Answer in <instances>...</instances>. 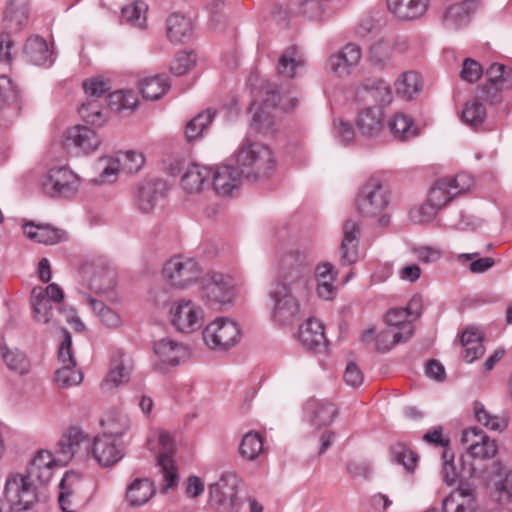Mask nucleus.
Wrapping results in <instances>:
<instances>
[{"mask_svg":"<svg viewBox=\"0 0 512 512\" xmlns=\"http://www.w3.org/2000/svg\"><path fill=\"white\" fill-rule=\"evenodd\" d=\"M274 283L269 291L273 302L272 318L279 325L292 323L311 291L308 256L299 249L282 248L273 263Z\"/></svg>","mask_w":512,"mask_h":512,"instance_id":"1","label":"nucleus"},{"mask_svg":"<svg viewBox=\"0 0 512 512\" xmlns=\"http://www.w3.org/2000/svg\"><path fill=\"white\" fill-rule=\"evenodd\" d=\"M235 160L244 177L255 181L269 178L276 168L272 150L251 137H245L239 144Z\"/></svg>","mask_w":512,"mask_h":512,"instance_id":"2","label":"nucleus"},{"mask_svg":"<svg viewBox=\"0 0 512 512\" xmlns=\"http://www.w3.org/2000/svg\"><path fill=\"white\" fill-rule=\"evenodd\" d=\"M297 99L281 97L278 92L268 93L263 103H253L250 107L251 127L261 133H273L275 129L274 115L270 109L279 106L282 110L293 109L297 105Z\"/></svg>","mask_w":512,"mask_h":512,"instance_id":"3","label":"nucleus"},{"mask_svg":"<svg viewBox=\"0 0 512 512\" xmlns=\"http://www.w3.org/2000/svg\"><path fill=\"white\" fill-rule=\"evenodd\" d=\"M82 274L88 285L98 295L104 296L110 302H117L114 291L116 286V271L103 259L89 261L82 266Z\"/></svg>","mask_w":512,"mask_h":512,"instance_id":"4","label":"nucleus"},{"mask_svg":"<svg viewBox=\"0 0 512 512\" xmlns=\"http://www.w3.org/2000/svg\"><path fill=\"white\" fill-rule=\"evenodd\" d=\"M43 191L55 198H71L81 186V178L67 166L53 167L43 176Z\"/></svg>","mask_w":512,"mask_h":512,"instance_id":"5","label":"nucleus"},{"mask_svg":"<svg viewBox=\"0 0 512 512\" xmlns=\"http://www.w3.org/2000/svg\"><path fill=\"white\" fill-rule=\"evenodd\" d=\"M474 185L473 178L466 173L443 177L431 186L428 199L440 210L446 207L458 195L467 193Z\"/></svg>","mask_w":512,"mask_h":512,"instance_id":"6","label":"nucleus"},{"mask_svg":"<svg viewBox=\"0 0 512 512\" xmlns=\"http://www.w3.org/2000/svg\"><path fill=\"white\" fill-rule=\"evenodd\" d=\"M205 344L214 350H226L237 344L241 338L239 324L228 317H219L203 330Z\"/></svg>","mask_w":512,"mask_h":512,"instance_id":"7","label":"nucleus"},{"mask_svg":"<svg viewBox=\"0 0 512 512\" xmlns=\"http://www.w3.org/2000/svg\"><path fill=\"white\" fill-rule=\"evenodd\" d=\"M202 297L211 306L221 309L229 305L236 297L233 278L220 272H210L202 284Z\"/></svg>","mask_w":512,"mask_h":512,"instance_id":"8","label":"nucleus"},{"mask_svg":"<svg viewBox=\"0 0 512 512\" xmlns=\"http://www.w3.org/2000/svg\"><path fill=\"white\" fill-rule=\"evenodd\" d=\"M388 204V190L381 179L372 177L360 189L357 208L364 217L380 214Z\"/></svg>","mask_w":512,"mask_h":512,"instance_id":"9","label":"nucleus"},{"mask_svg":"<svg viewBox=\"0 0 512 512\" xmlns=\"http://www.w3.org/2000/svg\"><path fill=\"white\" fill-rule=\"evenodd\" d=\"M172 326L181 333H193L204 323V311L201 306L191 300H180L173 303L169 310Z\"/></svg>","mask_w":512,"mask_h":512,"instance_id":"10","label":"nucleus"},{"mask_svg":"<svg viewBox=\"0 0 512 512\" xmlns=\"http://www.w3.org/2000/svg\"><path fill=\"white\" fill-rule=\"evenodd\" d=\"M4 494L10 507H32L38 500L34 481L26 474L15 473L7 477Z\"/></svg>","mask_w":512,"mask_h":512,"instance_id":"11","label":"nucleus"},{"mask_svg":"<svg viewBox=\"0 0 512 512\" xmlns=\"http://www.w3.org/2000/svg\"><path fill=\"white\" fill-rule=\"evenodd\" d=\"M32 316L38 324H49L53 319L52 303L59 306L64 299L62 289L55 283L46 288L35 287L32 289Z\"/></svg>","mask_w":512,"mask_h":512,"instance_id":"12","label":"nucleus"},{"mask_svg":"<svg viewBox=\"0 0 512 512\" xmlns=\"http://www.w3.org/2000/svg\"><path fill=\"white\" fill-rule=\"evenodd\" d=\"M92 440L79 428H70L59 440L57 454L61 465L73 458L84 461L91 455Z\"/></svg>","mask_w":512,"mask_h":512,"instance_id":"13","label":"nucleus"},{"mask_svg":"<svg viewBox=\"0 0 512 512\" xmlns=\"http://www.w3.org/2000/svg\"><path fill=\"white\" fill-rule=\"evenodd\" d=\"M162 273L171 286L184 288L198 279L200 266L193 258L177 255L165 263Z\"/></svg>","mask_w":512,"mask_h":512,"instance_id":"14","label":"nucleus"},{"mask_svg":"<svg viewBox=\"0 0 512 512\" xmlns=\"http://www.w3.org/2000/svg\"><path fill=\"white\" fill-rule=\"evenodd\" d=\"M237 485L238 478L234 473H224L219 481L209 486L211 503L221 512L238 511Z\"/></svg>","mask_w":512,"mask_h":512,"instance_id":"15","label":"nucleus"},{"mask_svg":"<svg viewBox=\"0 0 512 512\" xmlns=\"http://www.w3.org/2000/svg\"><path fill=\"white\" fill-rule=\"evenodd\" d=\"M72 337L64 330V339L59 349V361L62 366L54 373V381L60 388H71L83 381V373L76 369L75 360L71 354Z\"/></svg>","mask_w":512,"mask_h":512,"instance_id":"16","label":"nucleus"},{"mask_svg":"<svg viewBox=\"0 0 512 512\" xmlns=\"http://www.w3.org/2000/svg\"><path fill=\"white\" fill-rule=\"evenodd\" d=\"M153 352L156 357L154 367L163 371L170 367H176L185 362L189 356V349L184 343L170 338H163L153 345Z\"/></svg>","mask_w":512,"mask_h":512,"instance_id":"17","label":"nucleus"},{"mask_svg":"<svg viewBox=\"0 0 512 512\" xmlns=\"http://www.w3.org/2000/svg\"><path fill=\"white\" fill-rule=\"evenodd\" d=\"M86 486L85 478L77 472H66L59 484L58 502L63 512H79L81 494Z\"/></svg>","mask_w":512,"mask_h":512,"instance_id":"18","label":"nucleus"},{"mask_svg":"<svg viewBox=\"0 0 512 512\" xmlns=\"http://www.w3.org/2000/svg\"><path fill=\"white\" fill-rule=\"evenodd\" d=\"M461 443L466 447L467 455L473 459L493 458L498 450L496 441L476 427H469L461 434Z\"/></svg>","mask_w":512,"mask_h":512,"instance_id":"19","label":"nucleus"},{"mask_svg":"<svg viewBox=\"0 0 512 512\" xmlns=\"http://www.w3.org/2000/svg\"><path fill=\"white\" fill-rule=\"evenodd\" d=\"M91 455L100 466L111 467L123 458L124 448L112 434L103 433L92 441Z\"/></svg>","mask_w":512,"mask_h":512,"instance_id":"20","label":"nucleus"},{"mask_svg":"<svg viewBox=\"0 0 512 512\" xmlns=\"http://www.w3.org/2000/svg\"><path fill=\"white\" fill-rule=\"evenodd\" d=\"M362 58L360 46L348 43L336 53L329 56L326 62L327 70L337 77H347L359 64Z\"/></svg>","mask_w":512,"mask_h":512,"instance_id":"21","label":"nucleus"},{"mask_svg":"<svg viewBox=\"0 0 512 512\" xmlns=\"http://www.w3.org/2000/svg\"><path fill=\"white\" fill-rule=\"evenodd\" d=\"M63 144L67 150L89 154L101 145V139L95 130L88 126L76 125L69 128L64 135Z\"/></svg>","mask_w":512,"mask_h":512,"instance_id":"22","label":"nucleus"},{"mask_svg":"<svg viewBox=\"0 0 512 512\" xmlns=\"http://www.w3.org/2000/svg\"><path fill=\"white\" fill-rule=\"evenodd\" d=\"M169 186L166 181L153 179L144 182L136 191L135 203L143 213L151 212L166 197Z\"/></svg>","mask_w":512,"mask_h":512,"instance_id":"23","label":"nucleus"},{"mask_svg":"<svg viewBox=\"0 0 512 512\" xmlns=\"http://www.w3.org/2000/svg\"><path fill=\"white\" fill-rule=\"evenodd\" d=\"M489 482L497 502L508 504L512 501V466L510 464L494 462Z\"/></svg>","mask_w":512,"mask_h":512,"instance_id":"24","label":"nucleus"},{"mask_svg":"<svg viewBox=\"0 0 512 512\" xmlns=\"http://www.w3.org/2000/svg\"><path fill=\"white\" fill-rule=\"evenodd\" d=\"M132 367L129 357L118 351L112 358L107 376L102 380L100 388L104 393H112L116 388L128 383Z\"/></svg>","mask_w":512,"mask_h":512,"instance_id":"25","label":"nucleus"},{"mask_svg":"<svg viewBox=\"0 0 512 512\" xmlns=\"http://www.w3.org/2000/svg\"><path fill=\"white\" fill-rule=\"evenodd\" d=\"M297 340L300 345L309 351H320L327 346L323 323L310 317L303 322L297 331Z\"/></svg>","mask_w":512,"mask_h":512,"instance_id":"26","label":"nucleus"},{"mask_svg":"<svg viewBox=\"0 0 512 512\" xmlns=\"http://www.w3.org/2000/svg\"><path fill=\"white\" fill-rule=\"evenodd\" d=\"M58 465H61L58 455L54 456L47 450H41L30 461L26 475L33 481L46 484L51 480Z\"/></svg>","mask_w":512,"mask_h":512,"instance_id":"27","label":"nucleus"},{"mask_svg":"<svg viewBox=\"0 0 512 512\" xmlns=\"http://www.w3.org/2000/svg\"><path fill=\"white\" fill-rule=\"evenodd\" d=\"M210 180L217 194L230 196L239 187L241 177L235 166L220 165L211 168Z\"/></svg>","mask_w":512,"mask_h":512,"instance_id":"28","label":"nucleus"},{"mask_svg":"<svg viewBox=\"0 0 512 512\" xmlns=\"http://www.w3.org/2000/svg\"><path fill=\"white\" fill-rule=\"evenodd\" d=\"M478 8L475 0H464L447 8L442 15V24L446 29L458 30L469 24Z\"/></svg>","mask_w":512,"mask_h":512,"instance_id":"29","label":"nucleus"},{"mask_svg":"<svg viewBox=\"0 0 512 512\" xmlns=\"http://www.w3.org/2000/svg\"><path fill=\"white\" fill-rule=\"evenodd\" d=\"M159 445L163 451L158 456V466L163 474L167 488L173 487L177 482V471L171 457L175 450V443L172 436L165 431L159 433Z\"/></svg>","mask_w":512,"mask_h":512,"instance_id":"30","label":"nucleus"},{"mask_svg":"<svg viewBox=\"0 0 512 512\" xmlns=\"http://www.w3.org/2000/svg\"><path fill=\"white\" fill-rule=\"evenodd\" d=\"M389 11L400 21H415L423 18L430 0H387Z\"/></svg>","mask_w":512,"mask_h":512,"instance_id":"31","label":"nucleus"},{"mask_svg":"<svg viewBox=\"0 0 512 512\" xmlns=\"http://www.w3.org/2000/svg\"><path fill=\"white\" fill-rule=\"evenodd\" d=\"M384 111L381 105L369 106L361 110L356 120V126L360 135L372 139L383 130Z\"/></svg>","mask_w":512,"mask_h":512,"instance_id":"32","label":"nucleus"},{"mask_svg":"<svg viewBox=\"0 0 512 512\" xmlns=\"http://www.w3.org/2000/svg\"><path fill=\"white\" fill-rule=\"evenodd\" d=\"M476 509V496L468 485L459 486L442 502L443 512H475Z\"/></svg>","mask_w":512,"mask_h":512,"instance_id":"33","label":"nucleus"},{"mask_svg":"<svg viewBox=\"0 0 512 512\" xmlns=\"http://www.w3.org/2000/svg\"><path fill=\"white\" fill-rule=\"evenodd\" d=\"M23 232L27 238L45 245H54L66 239V233L48 224H35L33 222L23 225Z\"/></svg>","mask_w":512,"mask_h":512,"instance_id":"34","label":"nucleus"},{"mask_svg":"<svg viewBox=\"0 0 512 512\" xmlns=\"http://www.w3.org/2000/svg\"><path fill=\"white\" fill-rule=\"evenodd\" d=\"M153 483L147 478L133 480L126 489V501L132 508L145 505L155 494Z\"/></svg>","mask_w":512,"mask_h":512,"instance_id":"35","label":"nucleus"},{"mask_svg":"<svg viewBox=\"0 0 512 512\" xmlns=\"http://www.w3.org/2000/svg\"><path fill=\"white\" fill-rule=\"evenodd\" d=\"M359 225L355 221L347 220L343 226V240L341 242V261L345 265L353 264L358 259L357 240Z\"/></svg>","mask_w":512,"mask_h":512,"instance_id":"36","label":"nucleus"},{"mask_svg":"<svg viewBox=\"0 0 512 512\" xmlns=\"http://www.w3.org/2000/svg\"><path fill=\"white\" fill-rule=\"evenodd\" d=\"M211 177V168L199 165H190L181 178V186L188 194H197L202 191Z\"/></svg>","mask_w":512,"mask_h":512,"instance_id":"37","label":"nucleus"},{"mask_svg":"<svg viewBox=\"0 0 512 512\" xmlns=\"http://www.w3.org/2000/svg\"><path fill=\"white\" fill-rule=\"evenodd\" d=\"M483 333L474 327L465 329L461 336V344L464 347V360L468 363L474 362L485 353L483 346Z\"/></svg>","mask_w":512,"mask_h":512,"instance_id":"38","label":"nucleus"},{"mask_svg":"<svg viewBox=\"0 0 512 512\" xmlns=\"http://www.w3.org/2000/svg\"><path fill=\"white\" fill-rule=\"evenodd\" d=\"M193 28L190 19L173 13L167 19V37L174 43H185L192 38Z\"/></svg>","mask_w":512,"mask_h":512,"instance_id":"39","label":"nucleus"},{"mask_svg":"<svg viewBox=\"0 0 512 512\" xmlns=\"http://www.w3.org/2000/svg\"><path fill=\"white\" fill-rule=\"evenodd\" d=\"M216 114V109L208 108L201 111L194 118L189 120L184 129V136L186 140L188 142H193L202 137L210 127Z\"/></svg>","mask_w":512,"mask_h":512,"instance_id":"40","label":"nucleus"},{"mask_svg":"<svg viewBox=\"0 0 512 512\" xmlns=\"http://www.w3.org/2000/svg\"><path fill=\"white\" fill-rule=\"evenodd\" d=\"M308 409L311 412V423L318 429L331 425L338 415L337 407L329 401H312Z\"/></svg>","mask_w":512,"mask_h":512,"instance_id":"41","label":"nucleus"},{"mask_svg":"<svg viewBox=\"0 0 512 512\" xmlns=\"http://www.w3.org/2000/svg\"><path fill=\"white\" fill-rule=\"evenodd\" d=\"M403 330L399 331L387 325L386 328L376 335V350L381 352L389 351L396 344L409 339L413 335V329L409 326H404Z\"/></svg>","mask_w":512,"mask_h":512,"instance_id":"42","label":"nucleus"},{"mask_svg":"<svg viewBox=\"0 0 512 512\" xmlns=\"http://www.w3.org/2000/svg\"><path fill=\"white\" fill-rule=\"evenodd\" d=\"M395 45L391 41H378L370 47L368 61L378 69H386L392 66Z\"/></svg>","mask_w":512,"mask_h":512,"instance_id":"43","label":"nucleus"},{"mask_svg":"<svg viewBox=\"0 0 512 512\" xmlns=\"http://www.w3.org/2000/svg\"><path fill=\"white\" fill-rule=\"evenodd\" d=\"M95 169L98 176L93 180L94 183L100 185L114 183L121 171L120 159L111 156L100 157L96 161Z\"/></svg>","mask_w":512,"mask_h":512,"instance_id":"44","label":"nucleus"},{"mask_svg":"<svg viewBox=\"0 0 512 512\" xmlns=\"http://www.w3.org/2000/svg\"><path fill=\"white\" fill-rule=\"evenodd\" d=\"M423 84L419 73L407 71L395 82L396 92L405 100H411L422 90Z\"/></svg>","mask_w":512,"mask_h":512,"instance_id":"45","label":"nucleus"},{"mask_svg":"<svg viewBox=\"0 0 512 512\" xmlns=\"http://www.w3.org/2000/svg\"><path fill=\"white\" fill-rule=\"evenodd\" d=\"M2 360L7 369L18 375H25L30 371V362L27 356L18 348L6 345L1 348Z\"/></svg>","mask_w":512,"mask_h":512,"instance_id":"46","label":"nucleus"},{"mask_svg":"<svg viewBox=\"0 0 512 512\" xmlns=\"http://www.w3.org/2000/svg\"><path fill=\"white\" fill-rule=\"evenodd\" d=\"M84 299L104 326L116 329L122 325L121 317L116 311L90 295L85 294Z\"/></svg>","mask_w":512,"mask_h":512,"instance_id":"47","label":"nucleus"},{"mask_svg":"<svg viewBox=\"0 0 512 512\" xmlns=\"http://www.w3.org/2000/svg\"><path fill=\"white\" fill-rule=\"evenodd\" d=\"M170 83L164 75L150 76L139 83L140 92L146 100L160 99L169 89Z\"/></svg>","mask_w":512,"mask_h":512,"instance_id":"48","label":"nucleus"},{"mask_svg":"<svg viewBox=\"0 0 512 512\" xmlns=\"http://www.w3.org/2000/svg\"><path fill=\"white\" fill-rule=\"evenodd\" d=\"M388 128L394 138L406 141L418 134V128L413 119L403 113H397L388 122Z\"/></svg>","mask_w":512,"mask_h":512,"instance_id":"49","label":"nucleus"},{"mask_svg":"<svg viewBox=\"0 0 512 512\" xmlns=\"http://www.w3.org/2000/svg\"><path fill=\"white\" fill-rule=\"evenodd\" d=\"M304 65L302 54L295 48L286 49L278 61V73L287 78H293L297 75V70Z\"/></svg>","mask_w":512,"mask_h":512,"instance_id":"50","label":"nucleus"},{"mask_svg":"<svg viewBox=\"0 0 512 512\" xmlns=\"http://www.w3.org/2000/svg\"><path fill=\"white\" fill-rule=\"evenodd\" d=\"M486 79L495 90L512 89V68L502 64H492L486 71Z\"/></svg>","mask_w":512,"mask_h":512,"instance_id":"51","label":"nucleus"},{"mask_svg":"<svg viewBox=\"0 0 512 512\" xmlns=\"http://www.w3.org/2000/svg\"><path fill=\"white\" fill-rule=\"evenodd\" d=\"M25 54L28 61L35 65L45 64L51 57L47 42L39 36L27 40Z\"/></svg>","mask_w":512,"mask_h":512,"instance_id":"52","label":"nucleus"},{"mask_svg":"<svg viewBox=\"0 0 512 512\" xmlns=\"http://www.w3.org/2000/svg\"><path fill=\"white\" fill-rule=\"evenodd\" d=\"M420 300L412 299L406 308H393L389 310L385 316V322L388 326L396 328V330L404 331V326H409L414 330L413 323L409 320V317L413 314V306H418Z\"/></svg>","mask_w":512,"mask_h":512,"instance_id":"53","label":"nucleus"},{"mask_svg":"<svg viewBox=\"0 0 512 512\" xmlns=\"http://www.w3.org/2000/svg\"><path fill=\"white\" fill-rule=\"evenodd\" d=\"M147 5L143 1H136L122 8V22L135 28H144L146 25Z\"/></svg>","mask_w":512,"mask_h":512,"instance_id":"54","label":"nucleus"},{"mask_svg":"<svg viewBox=\"0 0 512 512\" xmlns=\"http://www.w3.org/2000/svg\"><path fill=\"white\" fill-rule=\"evenodd\" d=\"M137 104V96L131 90H117L110 93L107 97V105L116 112L133 110Z\"/></svg>","mask_w":512,"mask_h":512,"instance_id":"55","label":"nucleus"},{"mask_svg":"<svg viewBox=\"0 0 512 512\" xmlns=\"http://www.w3.org/2000/svg\"><path fill=\"white\" fill-rule=\"evenodd\" d=\"M473 411L477 422L492 431L501 432L507 427V421L504 418L491 414L480 402L474 404Z\"/></svg>","mask_w":512,"mask_h":512,"instance_id":"56","label":"nucleus"},{"mask_svg":"<svg viewBox=\"0 0 512 512\" xmlns=\"http://www.w3.org/2000/svg\"><path fill=\"white\" fill-rule=\"evenodd\" d=\"M132 426L131 417L122 411H115L107 419V431L105 433L112 434V437L120 439Z\"/></svg>","mask_w":512,"mask_h":512,"instance_id":"57","label":"nucleus"},{"mask_svg":"<svg viewBox=\"0 0 512 512\" xmlns=\"http://www.w3.org/2000/svg\"><path fill=\"white\" fill-rule=\"evenodd\" d=\"M446 225L457 230L475 229L480 225V220L463 210H451L446 216Z\"/></svg>","mask_w":512,"mask_h":512,"instance_id":"58","label":"nucleus"},{"mask_svg":"<svg viewBox=\"0 0 512 512\" xmlns=\"http://www.w3.org/2000/svg\"><path fill=\"white\" fill-rule=\"evenodd\" d=\"M263 451V441L261 436L256 432L246 433L240 444V454L243 458L253 461Z\"/></svg>","mask_w":512,"mask_h":512,"instance_id":"59","label":"nucleus"},{"mask_svg":"<svg viewBox=\"0 0 512 512\" xmlns=\"http://www.w3.org/2000/svg\"><path fill=\"white\" fill-rule=\"evenodd\" d=\"M461 117L467 125H480L486 117V108L482 102L476 99L468 101L463 107Z\"/></svg>","mask_w":512,"mask_h":512,"instance_id":"60","label":"nucleus"},{"mask_svg":"<svg viewBox=\"0 0 512 512\" xmlns=\"http://www.w3.org/2000/svg\"><path fill=\"white\" fill-rule=\"evenodd\" d=\"M78 111L82 119L92 125H102L106 121L98 99H89L79 107Z\"/></svg>","mask_w":512,"mask_h":512,"instance_id":"61","label":"nucleus"},{"mask_svg":"<svg viewBox=\"0 0 512 512\" xmlns=\"http://www.w3.org/2000/svg\"><path fill=\"white\" fill-rule=\"evenodd\" d=\"M439 211L440 209L434 207L433 203L427 198L426 202L413 207L409 211V218L413 223L425 224L431 222Z\"/></svg>","mask_w":512,"mask_h":512,"instance_id":"62","label":"nucleus"},{"mask_svg":"<svg viewBox=\"0 0 512 512\" xmlns=\"http://www.w3.org/2000/svg\"><path fill=\"white\" fill-rule=\"evenodd\" d=\"M196 64V55L194 52H179L176 54L170 65V71L181 76L190 71Z\"/></svg>","mask_w":512,"mask_h":512,"instance_id":"63","label":"nucleus"},{"mask_svg":"<svg viewBox=\"0 0 512 512\" xmlns=\"http://www.w3.org/2000/svg\"><path fill=\"white\" fill-rule=\"evenodd\" d=\"M28 8L25 5L10 3L5 11V20L16 29L24 26L28 21Z\"/></svg>","mask_w":512,"mask_h":512,"instance_id":"64","label":"nucleus"}]
</instances>
